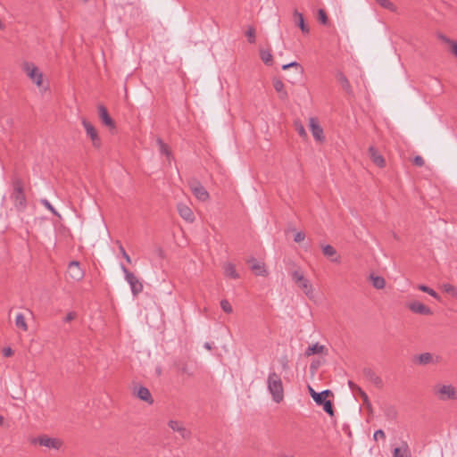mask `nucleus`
I'll return each mask as SVG.
<instances>
[{
    "instance_id": "obj_1",
    "label": "nucleus",
    "mask_w": 457,
    "mask_h": 457,
    "mask_svg": "<svg viewBox=\"0 0 457 457\" xmlns=\"http://www.w3.org/2000/svg\"><path fill=\"white\" fill-rule=\"evenodd\" d=\"M267 388L272 400L279 403L284 399V387L280 376L275 371H270L267 378Z\"/></svg>"
},
{
    "instance_id": "obj_2",
    "label": "nucleus",
    "mask_w": 457,
    "mask_h": 457,
    "mask_svg": "<svg viewBox=\"0 0 457 457\" xmlns=\"http://www.w3.org/2000/svg\"><path fill=\"white\" fill-rule=\"evenodd\" d=\"M14 207L18 212H22L27 206V200L23 190L21 180L17 179L13 182V191L11 195Z\"/></svg>"
},
{
    "instance_id": "obj_3",
    "label": "nucleus",
    "mask_w": 457,
    "mask_h": 457,
    "mask_svg": "<svg viewBox=\"0 0 457 457\" xmlns=\"http://www.w3.org/2000/svg\"><path fill=\"white\" fill-rule=\"evenodd\" d=\"M292 279L303 291L309 299L313 298V288L309 279H307L300 270H295L291 273Z\"/></svg>"
},
{
    "instance_id": "obj_4",
    "label": "nucleus",
    "mask_w": 457,
    "mask_h": 457,
    "mask_svg": "<svg viewBox=\"0 0 457 457\" xmlns=\"http://www.w3.org/2000/svg\"><path fill=\"white\" fill-rule=\"evenodd\" d=\"M120 270L124 274L125 280L130 287L132 295L134 296H137L144 289L143 283L135 276L134 273L129 271L123 264H120Z\"/></svg>"
},
{
    "instance_id": "obj_5",
    "label": "nucleus",
    "mask_w": 457,
    "mask_h": 457,
    "mask_svg": "<svg viewBox=\"0 0 457 457\" xmlns=\"http://www.w3.org/2000/svg\"><path fill=\"white\" fill-rule=\"evenodd\" d=\"M188 186L193 195L201 202H206L210 198L208 191L196 179H191L188 180Z\"/></svg>"
},
{
    "instance_id": "obj_6",
    "label": "nucleus",
    "mask_w": 457,
    "mask_h": 457,
    "mask_svg": "<svg viewBox=\"0 0 457 457\" xmlns=\"http://www.w3.org/2000/svg\"><path fill=\"white\" fill-rule=\"evenodd\" d=\"M22 70L37 87H40L42 85L43 74L34 63L25 62L22 64Z\"/></svg>"
},
{
    "instance_id": "obj_7",
    "label": "nucleus",
    "mask_w": 457,
    "mask_h": 457,
    "mask_svg": "<svg viewBox=\"0 0 457 457\" xmlns=\"http://www.w3.org/2000/svg\"><path fill=\"white\" fill-rule=\"evenodd\" d=\"M32 444H38L48 449L59 450L62 446V441L56 437H50L46 435H42L35 437L31 441Z\"/></svg>"
},
{
    "instance_id": "obj_8",
    "label": "nucleus",
    "mask_w": 457,
    "mask_h": 457,
    "mask_svg": "<svg viewBox=\"0 0 457 457\" xmlns=\"http://www.w3.org/2000/svg\"><path fill=\"white\" fill-rule=\"evenodd\" d=\"M435 394L441 401L457 399V389L452 385L438 386L435 388Z\"/></svg>"
},
{
    "instance_id": "obj_9",
    "label": "nucleus",
    "mask_w": 457,
    "mask_h": 457,
    "mask_svg": "<svg viewBox=\"0 0 457 457\" xmlns=\"http://www.w3.org/2000/svg\"><path fill=\"white\" fill-rule=\"evenodd\" d=\"M168 426L172 431L179 433L181 438L188 440L191 437L190 429L187 428L181 421L170 420Z\"/></svg>"
},
{
    "instance_id": "obj_10",
    "label": "nucleus",
    "mask_w": 457,
    "mask_h": 457,
    "mask_svg": "<svg viewBox=\"0 0 457 457\" xmlns=\"http://www.w3.org/2000/svg\"><path fill=\"white\" fill-rule=\"evenodd\" d=\"M82 125L86 130L87 135L90 137L93 145L96 148H99L101 146V139L95 127L86 119L82 120Z\"/></svg>"
},
{
    "instance_id": "obj_11",
    "label": "nucleus",
    "mask_w": 457,
    "mask_h": 457,
    "mask_svg": "<svg viewBox=\"0 0 457 457\" xmlns=\"http://www.w3.org/2000/svg\"><path fill=\"white\" fill-rule=\"evenodd\" d=\"M67 272L70 278L75 281L81 280L85 276V271L78 261H71L69 263Z\"/></svg>"
},
{
    "instance_id": "obj_12",
    "label": "nucleus",
    "mask_w": 457,
    "mask_h": 457,
    "mask_svg": "<svg viewBox=\"0 0 457 457\" xmlns=\"http://www.w3.org/2000/svg\"><path fill=\"white\" fill-rule=\"evenodd\" d=\"M309 126L314 139L319 142H323L325 140L323 129L319 124L318 119L311 117L309 120Z\"/></svg>"
},
{
    "instance_id": "obj_13",
    "label": "nucleus",
    "mask_w": 457,
    "mask_h": 457,
    "mask_svg": "<svg viewBox=\"0 0 457 457\" xmlns=\"http://www.w3.org/2000/svg\"><path fill=\"white\" fill-rule=\"evenodd\" d=\"M407 307L413 313H417V314H420V315H427V316L433 314V312L429 307L426 306L425 304H423L422 303H420L419 301L410 302L407 304Z\"/></svg>"
},
{
    "instance_id": "obj_14",
    "label": "nucleus",
    "mask_w": 457,
    "mask_h": 457,
    "mask_svg": "<svg viewBox=\"0 0 457 457\" xmlns=\"http://www.w3.org/2000/svg\"><path fill=\"white\" fill-rule=\"evenodd\" d=\"M247 263L249 264L250 270L256 276H266L268 274L265 264L262 262L257 261L255 258L251 257L247 260Z\"/></svg>"
},
{
    "instance_id": "obj_15",
    "label": "nucleus",
    "mask_w": 457,
    "mask_h": 457,
    "mask_svg": "<svg viewBox=\"0 0 457 457\" xmlns=\"http://www.w3.org/2000/svg\"><path fill=\"white\" fill-rule=\"evenodd\" d=\"M177 211L179 216L187 222L192 223L195 220V214L191 208L184 203H179L177 204Z\"/></svg>"
},
{
    "instance_id": "obj_16",
    "label": "nucleus",
    "mask_w": 457,
    "mask_h": 457,
    "mask_svg": "<svg viewBox=\"0 0 457 457\" xmlns=\"http://www.w3.org/2000/svg\"><path fill=\"white\" fill-rule=\"evenodd\" d=\"M98 114H99V118L101 119L102 122L105 126L109 127L110 129L115 128L114 120L109 115L107 109L102 104L98 106Z\"/></svg>"
},
{
    "instance_id": "obj_17",
    "label": "nucleus",
    "mask_w": 457,
    "mask_h": 457,
    "mask_svg": "<svg viewBox=\"0 0 457 457\" xmlns=\"http://www.w3.org/2000/svg\"><path fill=\"white\" fill-rule=\"evenodd\" d=\"M368 152L370 159L377 166L383 168L386 165L384 157L379 154L377 148L371 145L369 147Z\"/></svg>"
},
{
    "instance_id": "obj_18",
    "label": "nucleus",
    "mask_w": 457,
    "mask_h": 457,
    "mask_svg": "<svg viewBox=\"0 0 457 457\" xmlns=\"http://www.w3.org/2000/svg\"><path fill=\"white\" fill-rule=\"evenodd\" d=\"M134 394L142 401H145L148 403H153L154 400L152 398L151 393L148 388L145 386L135 387Z\"/></svg>"
},
{
    "instance_id": "obj_19",
    "label": "nucleus",
    "mask_w": 457,
    "mask_h": 457,
    "mask_svg": "<svg viewBox=\"0 0 457 457\" xmlns=\"http://www.w3.org/2000/svg\"><path fill=\"white\" fill-rule=\"evenodd\" d=\"M322 252L326 257L330 258V261L332 262H336V263L340 262V256L337 254V250L334 246H332L330 245H323Z\"/></svg>"
},
{
    "instance_id": "obj_20",
    "label": "nucleus",
    "mask_w": 457,
    "mask_h": 457,
    "mask_svg": "<svg viewBox=\"0 0 457 457\" xmlns=\"http://www.w3.org/2000/svg\"><path fill=\"white\" fill-rule=\"evenodd\" d=\"M309 392L311 396L318 405H320L323 403V401L327 398V396L332 395V392L328 389L317 393L311 386H309Z\"/></svg>"
},
{
    "instance_id": "obj_21",
    "label": "nucleus",
    "mask_w": 457,
    "mask_h": 457,
    "mask_svg": "<svg viewBox=\"0 0 457 457\" xmlns=\"http://www.w3.org/2000/svg\"><path fill=\"white\" fill-rule=\"evenodd\" d=\"M336 78L337 81L340 83L342 88L345 91V93L352 96L353 94V91L346 76L343 72L337 71L336 74Z\"/></svg>"
},
{
    "instance_id": "obj_22",
    "label": "nucleus",
    "mask_w": 457,
    "mask_h": 457,
    "mask_svg": "<svg viewBox=\"0 0 457 457\" xmlns=\"http://www.w3.org/2000/svg\"><path fill=\"white\" fill-rule=\"evenodd\" d=\"M363 375L367 379H369L370 382H372L377 386H381L383 384V381L379 376L376 374V372L370 369V368H364L363 369Z\"/></svg>"
},
{
    "instance_id": "obj_23",
    "label": "nucleus",
    "mask_w": 457,
    "mask_h": 457,
    "mask_svg": "<svg viewBox=\"0 0 457 457\" xmlns=\"http://www.w3.org/2000/svg\"><path fill=\"white\" fill-rule=\"evenodd\" d=\"M393 457H411L410 447L406 442H403L401 446L395 447L393 451Z\"/></svg>"
},
{
    "instance_id": "obj_24",
    "label": "nucleus",
    "mask_w": 457,
    "mask_h": 457,
    "mask_svg": "<svg viewBox=\"0 0 457 457\" xmlns=\"http://www.w3.org/2000/svg\"><path fill=\"white\" fill-rule=\"evenodd\" d=\"M273 87H274V89L276 90V92L278 93L279 98L281 100H287L288 98V94L285 90V85L281 79H275L273 80Z\"/></svg>"
},
{
    "instance_id": "obj_25",
    "label": "nucleus",
    "mask_w": 457,
    "mask_h": 457,
    "mask_svg": "<svg viewBox=\"0 0 457 457\" xmlns=\"http://www.w3.org/2000/svg\"><path fill=\"white\" fill-rule=\"evenodd\" d=\"M434 361L433 354L430 353H423L414 357V362L420 365H427Z\"/></svg>"
},
{
    "instance_id": "obj_26",
    "label": "nucleus",
    "mask_w": 457,
    "mask_h": 457,
    "mask_svg": "<svg viewBox=\"0 0 457 457\" xmlns=\"http://www.w3.org/2000/svg\"><path fill=\"white\" fill-rule=\"evenodd\" d=\"M294 16L295 19H297L296 25L300 28L303 34H308L310 32V29H309V27L304 22L303 14L295 10L294 12Z\"/></svg>"
},
{
    "instance_id": "obj_27",
    "label": "nucleus",
    "mask_w": 457,
    "mask_h": 457,
    "mask_svg": "<svg viewBox=\"0 0 457 457\" xmlns=\"http://www.w3.org/2000/svg\"><path fill=\"white\" fill-rule=\"evenodd\" d=\"M325 350V346L316 343L312 345H309L304 352L305 356L309 357L313 354L321 353Z\"/></svg>"
},
{
    "instance_id": "obj_28",
    "label": "nucleus",
    "mask_w": 457,
    "mask_h": 457,
    "mask_svg": "<svg viewBox=\"0 0 457 457\" xmlns=\"http://www.w3.org/2000/svg\"><path fill=\"white\" fill-rule=\"evenodd\" d=\"M370 279L371 280L373 287L376 289H383L386 287V280L381 276L370 274Z\"/></svg>"
},
{
    "instance_id": "obj_29",
    "label": "nucleus",
    "mask_w": 457,
    "mask_h": 457,
    "mask_svg": "<svg viewBox=\"0 0 457 457\" xmlns=\"http://www.w3.org/2000/svg\"><path fill=\"white\" fill-rule=\"evenodd\" d=\"M294 127L303 139H306L308 137L304 126L299 119L294 120Z\"/></svg>"
},
{
    "instance_id": "obj_30",
    "label": "nucleus",
    "mask_w": 457,
    "mask_h": 457,
    "mask_svg": "<svg viewBox=\"0 0 457 457\" xmlns=\"http://www.w3.org/2000/svg\"><path fill=\"white\" fill-rule=\"evenodd\" d=\"M224 272L227 277L237 279L239 278L238 273L236 270V267L232 263H227L224 267Z\"/></svg>"
},
{
    "instance_id": "obj_31",
    "label": "nucleus",
    "mask_w": 457,
    "mask_h": 457,
    "mask_svg": "<svg viewBox=\"0 0 457 457\" xmlns=\"http://www.w3.org/2000/svg\"><path fill=\"white\" fill-rule=\"evenodd\" d=\"M289 68H294L299 77H301L303 73V68L297 62H292L290 63L282 65V70L284 71Z\"/></svg>"
},
{
    "instance_id": "obj_32",
    "label": "nucleus",
    "mask_w": 457,
    "mask_h": 457,
    "mask_svg": "<svg viewBox=\"0 0 457 457\" xmlns=\"http://www.w3.org/2000/svg\"><path fill=\"white\" fill-rule=\"evenodd\" d=\"M260 56H261L262 61L265 64H267V65H271L272 64L273 58H272V54H271L270 50L262 49L260 51Z\"/></svg>"
},
{
    "instance_id": "obj_33",
    "label": "nucleus",
    "mask_w": 457,
    "mask_h": 457,
    "mask_svg": "<svg viewBox=\"0 0 457 457\" xmlns=\"http://www.w3.org/2000/svg\"><path fill=\"white\" fill-rule=\"evenodd\" d=\"M15 325L17 328H21L23 331L28 330V325L26 323L24 315L22 313H18L15 318Z\"/></svg>"
},
{
    "instance_id": "obj_34",
    "label": "nucleus",
    "mask_w": 457,
    "mask_h": 457,
    "mask_svg": "<svg viewBox=\"0 0 457 457\" xmlns=\"http://www.w3.org/2000/svg\"><path fill=\"white\" fill-rule=\"evenodd\" d=\"M384 414L388 420H394L397 417V411L394 406H386L384 410Z\"/></svg>"
},
{
    "instance_id": "obj_35",
    "label": "nucleus",
    "mask_w": 457,
    "mask_h": 457,
    "mask_svg": "<svg viewBox=\"0 0 457 457\" xmlns=\"http://www.w3.org/2000/svg\"><path fill=\"white\" fill-rule=\"evenodd\" d=\"M376 2L383 8L391 12H396V6L389 0H376Z\"/></svg>"
},
{
    "instance_id": "obj_36",
    "label": "nucleus",
    "mask_w": 457,
    "mask_h": 457,
    "mask_svg": "<svg viewBox=\"0 0 457 457\" xmlns=\"http://www.w3.org/2000/svg\"><path fill=\"white\" fill-rule=\"evenodd\" d=\"M320 405L323 406L324 411L327 412L330 417L334 416V407L330 400L325 399Z\"/></svg>"
},
{
    "instance_id": "obj_37",
    "label": "nucleus",
    "mask_w": 457,
    "mask_h": 457,
    "mask_svg": "<svg viewBox=\"0 0 457 457\" xmlns=\"http://www.w3.org/2000/svg\"><path fill=\"white\" fill-rule=\"evenodd\" d=\"M157 144L159 145L161 154H165L169 158L170 155V152L168 148V145L161 138L157 139Z\"/></svg>"
},
{
    "instance_id": "obj_38",
    "label": "nucleus",
    "mask_w": 457,
    "mask_h": 457,
    "mask_svg": "<svg viewBox=\"0 0 457 457\" xmlns=\"http://www.w3.org/2000/svg\"><path fill=\"white\" fill-rule=\"evenodd\" d=\"M419 289L422 292L428 294L429 295H431L432 297H434L436 299H439L438 294L434 289L428 287V286L420 285Z\"/></svg>"
},
{
    "instance_id": "obj_39",
    "label": "nucleus",
    "mask_w": 457,
    "mask_h": 457,
    "mask_svg": "<svg viewBox=\"0 0 457 457\" xmlns=\"http://www.w3.org/2000/svg\"><path fill=\"white\" fill-rule=\"evenodd\" d=\"M245 36L247 37V39H248V42L251 43V44H253L255 43V39H256V37H255V29L253 27V26H249L246 32H245Z\"/></svg>"
},
{
    "instance_id": "obj_40",
    "label": "nucleus",
    "mask_w": 457,
    "mask_h": 457,
    "mask_svg": "<svg viewBox=\"0 0 457 457\" xmlns=\"http://www.w3.org/2000/svg\"><path fill=\"white\" fill-rule=\"evenodd\" d=\"M444 291L449 295H451L453 297L457 296V289L453 285L446 283L442 286Z\"/></svg>"
},
{
    "instance_id": "obj_41",
    "label": "nucleus",
    "mask_w": 457,
    "mask_h": 457,
    "mask_svg": "<svg viewBox=\"0 0 457 457\" xmlns=\"http://www.w3.org/2000/svg\"><path fill=\"white\" fill-rule=\"evenodd\" d=\"M318 19L320 23L326 25L328 21V18L327 12L323 9H319L318 11Z\"/></svg>"
},
{
    "instance_id": "obj_42",
    "label": "nucleus",
    "mask_w": 457,
    "mask_h": 457,
    "mask_svg": "<svg viewBox=\"0 0 457 457\" xmlns=\"http://www.w3.org/2000/svg\"><path fill=\"white\" fill-rule=\"evenodd\" d=\"M41 204L47 209L49 210L55 216H60V214L58 213V212L54 208V206L50 204V202L46 199H42L41 200Z\"/></svg>"
},
{
    "instance_id": "obj_43",
    "label": "nucleus",
    "mask_w": 457,
    "mask_h": 457,
    "mask_svg": "<svg viewBox=\"0 0 457 457\" xmlns=\"http://www.w3.org/2000/svg\"><path fill=\"white\" fill-rule=\"evenodd\" d=\"M220 307L226 313H231L233 312L231 304L226 299L220 301Z\"/></svg>"
},
{
    "instance_id": "obj_44",
    "label": "nucleus",
    "mask_w": 457,
    "mask_h": 457,
    "mask_svg": "<svg viewBox=\"0 0 457 457\" xmlns=\"http://www.w3.org/2000/svg\"><path fill=\"white\" fill-rule=\"evenodd\" d=\"M356 393L362 398L363 403L367 405V407H370L371 404L369 400V396L361 387H358Z\"/></svg>"
},
{
    "instance_id": "obj_45",
    "label": "nucleus",
    "mask_w": 457,
    "mask_h": 457,
    "mask_svg": "<svg viewBox=\"0 0 457 457\" xmlns=\"http://www.w3.org/2000/svg\"><path fill=\"white\" fill-rule=\"evenodd\" d=\"M413 164L418 167H422L425 164V161L420 155H417L413 158Z\"/></svg>"
},
{
    "instance_id": "obj_46",
    "label": "nucleus",
    "mask_w": 457,
    "mask_h": 457,
    "mask_svg": "<svg viewBox=\"0 0 457 457\" xmlns=\"http://www.w3.org/2000/svg\"><path fill=\"white\" fill-rule=\"evenodd\" d=\"M304 238H305L304 233L299 231V232L295 233V237H294V241L296 242V243H300V242L303 241Z\"/></svg>"
},
{
    "instance_id": "obj_47",
    "label": "nucleus",
    "mask_w": 457,
    "mask_h": 457,
    "mask_svg": "<svg viewBox=\"0 0 457 457\" xmlns=\"http://www.w3.org/2000/svg\"><path fill=\"white\" fill-rule=\"evenodd\" d=\"M373 438H374V440H378V438L385 439L386 438L385 432L382 429H378V430L375 431V433L373 435Z\"/></svg>"
},
{
    "instance_id": "obj_48",
    "label": "nucleus",
    "mask_w": 457,
    "mask_h": 457,
    "mask_svg": "<svg viewBox=\"0 0 457 457\" xmlns=\"http://www.w3.org/2000/svg\"><path fill=\"white\" fill-rule=\"evenodd\" d=\"M76 317H77V314H76L75 312H70L64 317L63 321L64 322H70V321L73 320Z\"/></svg>"
},
{
    "instance_id": "obj_49",
    "label": "nucleus",
    "mask_w": 457,
    "mask_h": 457,
    "mask_svg": "<svg viewBox=\"0 0 457 457\" xmlns=\"http://www.w3.org/2000/svg\"><path fill=\"white\" fill-rule=\"evenodd\" d=\"M177 368L178 370L181 372V373H186V374H189L188 372V370H187V366L186 363H177Z\"/></svg>"
},
{
    "instance_id": "obj_50",
    "label": "nucleus",
    "mask_w": 457,
    "mask_h": 457,
    "mask_svg": "<svg viewBox=\"0 0 457 457\" xmlns=\"http://www.w3.org/2000/svg\"><path fill=\"white\" fill-rule=\"evenodd\" d=\"M438 38L441 39L443 42L445 43H447V44H451L453 40L450 39L449 37H447L446 36H445L444 34H438Z\"/></svg>"
},
{
    "instance_id": "obj_51",
    "label": "nucleus",
    "mask_w": 457,
    "mask_h": 457,
    "mask_svg": "<svg viewBox=\"0 0 457 457\" xmlns=\"http://www.w3.org/2000/svg\"><path fill=\"white\" fill-rule=\"evenodd\" d=\"M452 49V53L457 56V41H453L451 44H450Z\"/></svg>"
},
{
    "instance_id": "obj_52",
    "label": "nucleus",
    "mask_w": 457,
    "mask_h": 457,
    "mask_svg": "<svg viewBox=\"0 0 457 457\" xmlns=\"http://www.w3.org/2000/svg\"><path fill=\"white\" fill-rule=\"evenodd\" d=\"M348 386L350 387V389L353 391V392H356L358 390V387H360L359 386H357L355 383H353L352 380H349L348 381Z\"/></svg>"
},
{
    "instance_id": "obj_53",
    "label": "nucleus",
    "mask_w": 457,
    "mask_h": 457,
    "mask_svg": "<svg viewBox=\"0 0 457 457\" xmlns=\"http://www.w3.org/2000/svg\"><path fill=\"white\" fill-rule=\"evenodd\" d=\"M3 353L4 356H11L12 354V350L10 347L4 348Z\"/></svg>"
},
{
    "instance_id": "obj_54",
    "label": "nucleus",
    "mask_w": 457,
    "mask_h": 457,
    "mask_svg": "<svg viewBox=\"0 0 457 457\" xmlns=\"http://www.w3.org/2000/svg\"><path fill=\"white\" fill-rule=\"evenodd\" d=\"M119 250L122 256L127 253L125 248L123 247V245L121 244H120V245H119Z\"/></svg>"
},
{
    "instance_id": "obj_55",
    "label": "nucleus",
    "mask_w": 457,
    "mask_h": 457,
    "mask_svg": "<svg viewBox=\"0 0 457 457\" xmlns=\"http://www.w3.org/2000/svg\"><path fill=\"white\" fill-rule=\"evenodd\" d=\"M123 258L126 260L128 263H131V258L128 253L124 254Z\"/></svg>"
},
{
    "instance_id": "obj_56",
    "label": "nucleus",
    "mask_w": 457,
    "mask_h": 457,
    "mask_svg": "<svg viewBox=\"0 0 457 457\" xmlns=\"http://www.w3.org/2000/svg\"><path fill=\"white\" fill-rule=\"evenodd\" d=\"M204 348H206L207 350H211L212 349V345L210 343L206 342L204 343Z\"/></svg>"
},
{
    "instance_id": "obj_57",
    "label": "nucleus",
    "mask_w": 457,
    "mask_h": 457,
    "mask_svg": "<svg viewBox=\"0 0 457 457\" xmlns=\"http://www.w3.org/2000/svg\"><path fill=\"white\" fill-rule=\"evenodd\" d=\"M4 424V417L0 414V426Z\"/></svg>"
},
{
    "instance_id": "obj_58",
    "label": "nucleus",
    "mask_w": 457,
    "mask_h": 457,
    "mask_svg": "<svg viewBox=\"0 0 457 457\" xmlns=\"http://www.w3.org/2000/svg\"><path fill=\"white\" fill-rule=\"evenodd\" d=\"M278 457H295L294 455L280 454Z\"/></svg>"
},
{
    "instance_id": "obj_59",
    "label": "nucleus",
    "mask_w": 457,
    "mask_h": 457,
    "mask_svg": "<svg viewBox=\"0 0 457 457\" xmlns=\"http://www.w3.org/2000/svg\"><path fill=\"white\" fill-rule=\"evenodd\" d=\"M287 362L283 363V369H287Z\"/></svg>"
},
{
    "instance_id": "obj_60",
    "label": "nucleus",
    "mask_w": 457,
    "mask_h": 457,
    "mask_svg": "<svg viewBox=\"0 0 457 457\" xmlns=\"http://www.w3.org/2000/svg\"><path fill=\"white\" fill-rule=\"evenodd\" d=\"M82 1L86 3V2H87L88 0H82Z\"/></svg>"
}]
</instances>
